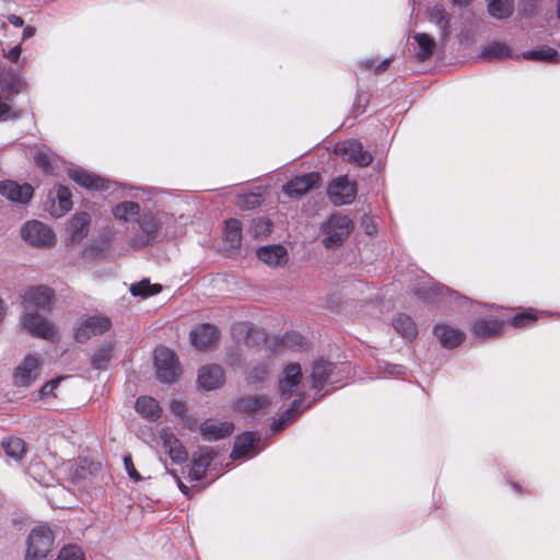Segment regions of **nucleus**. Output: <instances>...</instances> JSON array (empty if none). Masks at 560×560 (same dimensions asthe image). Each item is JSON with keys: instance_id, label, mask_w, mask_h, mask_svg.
Segmentation results:
<instances>
[{"instance_id": "1", "label": "nucleus", "mask_w": 560, "mask_h": 560, "mask_svg": "<svg viewBox=\"0 0 560 560\" xmlns=\"http://www.w3.org/2000/svg\"><path fill=\"white\" fill-rule=\"evenodd\" d=\"M132 200L117 203L112 213L114 218L130 224L129 245L140 249L155 242L166 222L174 215L161 209L165 192L154 187L131 188Z\"/></svg>"}, {"instance_id": "2", "label": "nucleus", "mask_w": 560, "mask_h": 560, "mask_svg": "<svg viewBox=\"0 0 560 560\" xmlns=\"http://www.w3.org/2000/svg\"><path fill=\"white\" fill-rule=\"evenodd\" d=\"M55 301L54 291L46 285H33L21 295L23 307L20 323L32 336L52 339L56 336L55 326L44 319L38 312H47Z\"/></svg>"}, {"instance_id": "3", "label": "nucleus", "mask_w": 560, "mask_h": 560, "mask_svg": "<svg viewBox=\"0 0 560 560\" xmlns=\"http://www.w3.org/2000/svg\"><path fill=\"white\" fill-rule=\"evenodd\" d=\"M353 229L351 219L342 214H331L320 226L326 235L323 238V245L327 249H335L342 245Z\"/></svg>"}, {"instance_id": "4", "label": "nucleus", "mask_w": 560, "mask_h": 560, "mask_svg": "<svg viewBox=\"0 0 560 560\" xmlns=\"http://www.w3.org/2000/svg\"><path fill=\"white\" fill-rule=\"evenodd\" d=\"M54 534L49 526L38 525L34 527L26 539V552L24 560H46L54 545Z\"/></svg>"}, {"instance_id": "5", "label": "nucleus", "mask_w": 560, "mask_h": 560, "mask_svg": "<svg viewBox=\"0 0 560 560\" xmlns=\"http://www.w3.org/2000/svg\"><path fill=\"white\" fill-rule=\"evenodd\" d=\"M345 366L330 363L323 359L315 360L312 369V388L319 393L326 385H337L342 382Z\"/></svg>"}, {"instance_id": "6", "label": "nucleus", "mask_w": 560, "mask_h": 560, "mask_svg": "<svg viewBox=\"0 0 560 560\" xmlns=\"http://www.w3.org/2000/svg\"><path fill=\"white\" fill-rule=\"evenodd\" d=\"M154 365L158 378L171 384L179 376L180 368L175 353L167 347L160 346L154 350Z\"/></svg>"}, {"instance_id": "7", "label": "nucleus", "mask_w": 560, "mask_h": 560, "mask_svg": "<svg viewBox=\"0 0 560 560\" xmlns=\"http://www.w3.org/2000/svg\"><path fill=\"white\" fill-rule=\"evenodd\" d=\"M68 175L75 184L90 191L114 192L115 188L118 186L117 183L110 182L80 166L70 167L68 170Z\"/></svg>"}, {"instance_id": "8", "label": "nucleus", "mask_w": 560, "mask_h": 560, "mask_svg": "<svg viewBox=\"0 0 560 560\" xmlns=\"http://www.w3.org/2000/svg\"><path fill=\"white\" fill-rule=\"evenodd\" d=\"M23 240L38 248H48L55 244L56 236L52 230L40 221H27L21 229Z\"/></svg>"}, {"instance_id": "9", "label": "nucleus", "mask_w": 560, "mask_h": 560, "mask_svg": "<svg viewBox=\"0 0 560 560\" xmlns=\"http://www.w3.org/2000/svg\"><path fill=\"white\" fill-rule=\"evenodd\" d=\"M334 153L343 161L364 167L372 163L373 156L369 151L363 150V145L359 140L351 139L338 142L334 148Z\"/></svg>"}, {"instance_id": "10", "label": "nucleus", "mask_w": 560, "mask_h": 560, "mask_svg": "<svg viewBox=\"0 0 560 560\" xmlns=\"http://www.w3.org/2000/svg\"><path fill=\"white\" fill-rule=\"evenodd\" d=\"M327 195L335 206L350 205L357 196V187L347 176H339L330 182Z\"/></svg>"}, {"instance_id": "11", "label": "nucleus", "mask_w": 560, "mask_h": 560, "mask_svg": "<svg viewBox=\"0 0 560 560\" xmlns=\"http://www.w3.org/2000/svg\"><path fill=\"white\" fill-rule=\"evenodd\" d=\"M72 207L71 191L68 187L58 185L48 192L45 209L55 218H60Z\"/></svg>"}, {"instance_id": "12", "label": "nucleus", "mask_w": 560, "mask_h": 560, "mask_svg": "<svg viewBox=\"0 0 560 560\" xmlns=\"http://www.w3.org/2000/svg\"><path fill=\"white\" fill-rule=\"evenodd\" d=\"M112 326L110 319L103 315L90 316L74 330V338L79 342H85L93 336L106 332Z\"/></svg>"}, {"instance_id": "13", "label": "nucleus", "mask_w": 560, "mask_h": 560, "mask_svg": "<svg viewBox=\"0 0 560 560\" xmlns=\"http://www.w3.org/2000/svg\"><path fill=\"white\" fill-rule=\"evenodd\" d=\"M39 376V361L34 355H26L15 368L13 384L18 387H30Z\"/></svg>"}, {"instance_id": "14", "label": "nucleus", "mask_w": 560, "mask_h": 560, "mask_svg": "<svg viewBox=\"0 0 560 560\" xmlns=\"http://www.w3.org/2000/svg\"><path fill=\"white\" fill-rule=\"evenodd\" d=\"M302 381V370L299 363L288 364L279 378L278 393L282 400H288L292 397L294 388Z\"/></svg>"}, {"instance_id": "15", "label": "nucleus", "mask_w": 560, "mask_h": 560, "mask_svg": "<svg viewBox=\"0 0 560 560\" xmlns=\"http://www.w3.org/2000/svg\"><path fill=\"white\" fill-rule=\"evenodd\" d=\"M320 179L317 172H311L293 177L283 185V192L290 197H300L314 188Z\"/></svg>"}, {"instance_id": "16", "label": "nucleus", "mask_w": 560, "mask_h": 560, "mask_svg": "<svg viewBox=\"0 0 560 560\" xmlns=\"http://www.w3.org/2000/svg\"><path fill=\"white\" fill-rule=\"evenodd\" d=\"M0 195L5 197L8 200L26 203L33 196V187L30 184H19L14 180H1L0 182Z\"/></svg>"}, {"instance_id": "17", "label": "nucleus", "mask_w": 560, "mask_h": 560, "mask_svg": "<svg viewBox=\"0 0 560 560\" xmlns=\"http://www.w3.org/2000/svg\"><path fill=\"white\" fill-rule=\"evenodd\" d=\"M215 456L217 452H214L213 448H200L197 456L192 459L191 467L188 471V479L195 482L200 481L206 476L207 468L211 465Z\"/></svg>"}, {"instance_id": "18", "label": "nucleus", "mask_w": 560, "mask_h": 560, "mask_svg": "<svg viewBox=\"0 0 560 560\" xmlns=\"http://www.w3.org/2000/svg\"><path fill=\"white\" fill-rule=\"evenodd\" d=\"M224 382V372L217 364L206 365L199 370L198 385L205 390L219 388Z\"/></svg>"}, {"instance_id": "19", "label": "nucleus", "mask_w": 560, "mask_h": 560, "mask_svg": "<svg viewBox=\"0 0 560 560\" xmlns=\"http://www.w3.org/2000/svg\"><path fill=\"white\" fill-rule=\"evenodd\" d=\"M219 339V330L211 324H200L190 331L191 343L198 349H207Z\"/></svg>"}, {"instance_id": "20", "label": "nucleus", "mask_w": 560, "mask_h": 560, "mask_svg": "<svg viewBox=\"0 0 560 560\" xmlns=\"http://www.w3.org/2000/svg\"><path fill=\"white\" fill-rule=\"evenodd\" d=\"M433 334L446 349L457 348L465 338V334L460 329L444 324L435 325Z\"/></svg>"}, {"instance_id": "21", "label": "nucleus", "mask_w": 560, "mask_h": 560, "mask_svg": "<svg viewBox=\"0 0 560 560\" xmlns=\"http://www.w3.org/2000/svg\"><path fill=\"white\" fill-rule=\"evenodd\" d=\"M429 21L439 30L442 40H446L451 34V14L441 4H433L428 9Z\"/></svg>"}, {"instance_id": "22", "label": "nucleus", "mask_w": 560, "mask_h": 560, "mask_svg": "<svg viewBox=\"0 0 560 560\" xmlns=\"http://www.w3.org/2000/svg\"><path fill=\"white\" fill-rule=\"evenodd\" d=\"M503 322L490 315L476 319L471 325V331L477 338L487 339L498 335Z\"/></svg>"}, {"instance_id": "23", "label": "nucleus", "mask_w": 560, "mask_h": 560, "mask_svg": "<svg viewBox=\"0 0 560 560\" xmlns=\"http://www.w3.org/2000/svg\"><path fill=\"white\" fill-rule=\"evenodd\" d=\"M161 440L165 452L174 463L180 464L187 460L188 454L185 447L173 433L163 430Z\"/></svg>"}, {"instance_id": "24", "label": "nucleus", "mask_w": 560, "mask_h": 560, "mask_svg": "<svg viewBox=\"0 0 560 560\" xmlns=\"http://www.w3.org/2000/svg\"><path fill=\"white\" fill-rule=\"evenodd\" d=\"M304 400V394H301L299 398H295L290 406L283 411L280 417L275 420L270 430L272 433H278L282 431L289 423H291L295 418H298L305 408H301V405Z\"/></svg>"}, {"instance_id": "25", "label": "nucleus", "mask_w": 560, "mask_h": 560, "mask_svg": "<svg viewBox=\"0 0 560 560\" xmlns=\"http://www.w3.org/2000/svg\"><path fill=\"white\" fill-rule=\"evenodd\" d=\"M91 217L88 212L75 213L69 222V243L79 244L88 235Z\"/></svg>"}, {"instance_id": "26", "label": "nucleus", "mask_w": 560, "mask_h": 560, "mask_svg": "<svg viewBox=\"0 0 560 560\" xmlns=\"http://www.w3.org/2000/svg\"><path fill=\"white\" fill-rule=\"evenodd\" d=\"M234 425L231 422H217L213 420H206L200 425V432L205 440L217 441L232 434Z\"/></svg>"}, {"instance_id": "27", "label": "nucleus", "mask_w": 560, "mask_h": 560, "mask_svg": "<svg viewBox=\"0 0 560 560\" xmlns=\"http://www.w3.org/2000/svg\"><path fill=\"white\" fill-rule=\"evenodd\" d=\"M223 243L225 250L229 253H232L241 247L242 223L237 219H229L225 221Z\"/></svg>"}, {"instance_id": "28", "label": "nucleus", "mask_w": 560, "mask_h": 560, "mask_svg": "<svg viewBox=\"0 0 560 560\" xmlns=\"http://www.w3.org/2000/svg\"><path fill=\"white\" fill-rule=\"evenodd\" d=\"M415 294L418 295L420 299H423L425 301H456L458 298L457 294L454 291H451L447 287H444L442 284H434L429 287L428 289L424 288H417L415 291Z\"/></svg>"}, {"instance_id": "29", "label": "nucleus", "mask_w": 560, "mask_h": 560, "mask_svg": "<svg viewBox=\"0 0 560 560\" xmlns=\"http://www.w3.org/2000/svg\"><path fill=\"white\" fill-rule=\"evenodd\" d=\"M256 255L266 265L276 267L285 261L287 249L281 245L261 246L257 249Z\"/></svg>"}, {"instance_id": "30", "label": "nucleus", "mask_w": 560, "mask_h": 560, "mask_svg": "<svg viewBox=\"0 0 560 560\" xmlns=\"http://www.w3.org/2000/svg\"><path fill=\"white\" fill-rule=\"evenodd\" d=\"M136 410L150 422L158 421L162 415L159 402L150 396H140L136 401Z\"/></svg>"}, {"instance_id": "31", "label": "nucleus", "mask_w": 560, "mask_h": 560, "mask_svg": "<svg viewBox=\"0 0 560 560\" xmlns=\"http://www.w3.org/2000/svg\"><path fill=\"white\" fill-rule=\"evenodd\" d=\"M258 441L259 439L253 432H244L237 435L230 455L231 458L233 460L244 458Z\"/></svg>"}, {"instance_id": "32", "label": "nucleus", "mask_w": 560, "mask_h": 560, "mask_svg": "<svg viewBox=\"0 0 560 560\" xmlns=\"http://www.w3.org/2000/svg\"><path fill=\"white\" fill-rule=\"evenodd\" d=\"M270 407V400L267 396L256 395L245 397L236 402V409L246 413H257L266 411Z\"/></svg>"}, {"instance_id": "33", "label": "nucleus", "mask_w": 560, "mask_h": 560, "mask_svg": "<svg viewBox=\"0 0 560 560\" xmlns=\"http://www.w3.org/2000/svg\"><path fill=\"white\" fill-rule=\"evenodd\" d=\"M481 56L491 60L513 59L517 57L513 54L512 48L502 42H492L486 45L481 50Z\"/></svg>"}, {"instance_id": "34", "label": "nucleus", "mask_w": 560, "mask_h": 560, "mask_svg": "<svg viewBox=\"0 0 560 560\" xmlns=\"http://www.w3.org/2000/svg\"><path fill=\"white\" fill-rule=\"evenodd\" d=\"M393 327L405 339L412 340L418 335V328L413 319L405 314H399L393 319Z\"/></svg>"}, {"instance_id": "35", "label": "nucleus", "mask_w": 560, "mask_h": 560, "mask_svg": "<svg viewBox=\"0 0 560 560\" xmlns=\"http://www.w3.org/2000/svg\"><path fill=\"white\" fill-rule=\"evenodd\" d=\"M521 57L526 60H537V61H558L559 54L558 51L547 45L538 46L535 49L525 50L521 54Z\"/></svg>"}, {"instance_id": "36", "label": "nucleus", "mask_w": 560, "mask_h": 560, "mask_svg": "<svg viewBox=\"0 0 560 560\" xmlns=\"http://www.w3.org/2000/svg\"><path fill=\"white\" fill-rule=\"evenodd\" d=\"M412 38L418 46L416 51L418 59L421 61L430 59L435 48L434 39L425 33H417L412 36Z\"/></svg>"}, {"instance_id": "37", "label": "nucleus", "mask_w": 560, "mask_h": 560, "mask_svg": "<svg viewBox=\"0 0 560 560\" xmlns=\"http://www.w3.org/2000/svg\"><path fill=\"white\" fill-rule=\"evenodd\" d=\"M514 10L513 0H488V12L497 20L509 18Z\"/></svg>"}, {"instance_id": "38", "label": "nucleus", "mask_w": 560, "mask_h": 560, "mask_svg": "<svg viewBox=\"0 0 560 560\" xmlns=\"http://www.w3.org/2000/svg\"><path fill=\"white\" fill-rule=\"evenodd\" d=\"M24 81L15 72H3L0 74V88L2 91L18 94L24 89Z\"/></svg>"}, {"instance_id": "39", "label": "nucleus", "mask_w": 560, "mask_h": 560, "mask_svg": "<svg viewBox=\"0 0 560 560\" xmlns=\"http://www.w3.org/2000/svg\"><path fill=\"white\" fill-rule=\"evenodd\" d=\"M114 345L107 342L102 345L93 354L91 359V365L94 370L103 371L106 370L108 362L112 359Z\"/></svg>"}, {"instance_id": "40", "label": "nucleus", "mask_w": 560, "mask_h": 560, "mask_svg": "<svg viewBox=\"0 0 560 560\" xmlns=\"http://www.w3.org/2000/svg\"><path fill=\"white\" fill-rule=\"evenodd\" d=\"M56 154L48 148L37 150L34 155L35 165L46 174L54 172V164L56 163Z\"/></svg>"}, {"instance_id": "41", "label": "nucleus", "mask_w": 560, "mask_h": 560, "mask_svg": "<svg viewBox=\"0 0 560 560\" xmlns=\"http://www.w3.org/2000/svg\"><path fill=\"white\" fill-rule=\"evenodd\" d=\"M2 447L5 454L15 462L21 460L25 453V442L16 436L4 439L2 441Z\"/></svg>"}, {"instance_id": "42", "label": "nucleus", "mask_w": 560, "mask_h": 560, "mask_svg": "<svg viewBox=\"0 0 560 560\" xmlns=\"http://www.w3.org/2000/svg\"><path fill=\"white\" fill-rule=\"evenodd\" d=\"M539 314L540 313L538 311L529 308V310L520 312L516 315H514L513 317H511L509 323L511 326L516 327V328L527 327L538 318Z\"/></svg>"}, {"instance_id": "43", "label": "nucleus", "mask_w": 560, "mask_h": 560, "mask_svg": "<svg viewBox=\"0 0 560 560\" xmlns=\"http://www.w3.org/2000/svg\"><path fill=\"white\" fill-rule=\"evenodd\" d=\"M269 373V365L266 362H259L250 369L246 378L247 383L253 385L262 383L268 378Z\"/></svg>"}, {"instance_id": "44", "label": "nucleus", "mask_w": 560, "mask_h": 560, "mask_svg": "<svg viewBox=\"0 0 560 560\" xmlns=\"http://www.w3.org/2000/svg\"><path fill=\"white\" fill-rule=\"evenodd\" d=\"M264 201L260 192H247L237 197V206L242 209L250 210L259 207Z\"/></svg>"}, {"instance_id": "45", "label": "nucleus", "mask_w": 560, "mask_h": 560, "mask_svg": "<svg viewBox=\"0 0 560 560\" xmlns=\"http://www.w3.org/2000/svg\"><path fill=\"white\" fill-rule=\"evenodd\" d=\"M270 222L264 218H256L253 219L250 226H249V233L255 238H262L266 237L270 233Z\"/></svg>"}, {"instance_id": "46", "label": "nucleus", "mask_w": 560, "mask_h": 560, "mask_svg": "<svg viewBox=\"0 0 560 560\" xmlns=\"http://www.w3.org/2000/svg\"><path fill=\"white\" fill-rule=\"evenodd\" d=\"M55 560H85L84 552L77 545L62 547Z\"/></svg>"}, {"instance_id": "47", "label": "nucleus", "mask_w": 560, "mask_h": 560, "mask_svg": "<svg viewBox=\"0 0 560 560\" xmlns=\"http://www.w3.org/2000/svg\"><path fill=\"white\" fill-rule=\"evenodd\" d=\"M129 290L133 296L141 298H147L159 292V289L153 290V287L151 285L148 279H143L139 282L132 283Z\"/></svg>"}, {"instance_id": "48", "label": "nucleus", "mask_w": 560, "mask_h": 560, "mask_svg": "<svg viewBox=\"0 0 560 560\" xmlns=\"http://www.w3.org/2000/svg\"><path fill=\"white\" fill-rule=\"evenodd\" d=\"M282 345L292 350L300 349L304 345V337L296 331H288L282 337Z\"/></svg>"}, {"instance_id": "49", "label": "nucleus", "mask_w": 560, "mask_h": 560, "mask_svg": "<svg viewBox=\"0 0 560 560\" xmlns=\"http://www.w3.org/2000/svg\"><path fill=\"white\" fill-rule=\"evenodd\" d=\"M62 377H57L45 383L39 389V396L42 398L54 395L55 389L61 382Z\"/></svg>"}, {"instance_id": "50", "label": "nucleus", "mask_w": 560, "mask_h": 560, "mask_svg": "<svg viewBox=\"0 0 560 560\" xmlns=\"http://www.w3.org/2000/svg\"><path fill=\"white\" fill-rule=\"evenodd\" d=\"M383 370L385 374L394 377L404 376L406 373V368L400 364L385 363Z\"/></svg>"}, {"instance_id": "51", "label": "nucleus", "mask_w": 560, "mask_h": 560, "mask_svg": "<svg viewBox=\"0 0 560 560\" xmlns=\"http://www.w3.org/2000/svg\"><path fill=\"white\" fill-rule=\"evenodd\" d=\"M124 466H125L126 472H127V475L129 476L130 479H132L136 482L141 480V476L139 475V472L135 468L133 462H132L130 456H125L124 457Z\"/></svg>"}, {"instance_id": "52", "label": "nucleus", "mask_w": 560, "mask_h": 560, "mask_svg": "<svg viewBox=\"0 0 560 560\" xmlns=\"http://www.w3.org/2000/svg\"><path fill=\"white\" fill-rule=\"evenodd\" d=\"M361 224H362V228L366 235L372 236V235L376 234V232H377L376 224L374 223L372 218L364 215L362 218Z\"/></svg>"}, {"instance_id": "53", "label": "nucleus", "mask_w": 560, "mask_h": 560, "mask_svg": "<svg viewBox=\"0 0 560 560\" xmlns=\"http://www.w3.org/2000/svg\"><path fill=\"white\" fill-rule=\"evenodd\" d=\"M170 409L178 418H183L186 412L185 404L179 400H173L170 405Z\"/></svg>"}, {"instance_id": "54", "label": "nucleus", "mask_w": 560, "mask_h": 560, "mask_svg": "<svg viewBox=\"0 0 560 560\" xmlns=\"http://www.w3.org/2000/svg\"><path fill=\"white\" fill-rule=\"evenodd\" d=\"M21 46L16 45L7 52L5 57L12 62H18L21 56Z\"/></svg>"}, {"instance_id": "55", "label": "nucleus", "mask_w": 560, "mask_h": 560, "mask_svg": "<svg viewBox=\"0 0 560 560\" xmlns=\"http://www.w3.org/2000/svg\"><path fill=\"white\" fill-rule=\"evenodd\" d=\"M390 63V58L384 59L382 62H380L375 68V73H381L387 69V67Z\"/></svg>"}, {"instance_id": "56", "label": "nucleus", "mask_w": 560, "mask_h": 560, "mask_svg": "<svg viewBox=\"0 0 560 560\" xmlns=\"http://www.w3.org/2000/svg\"><path fill=\"white\" fill-rule=\"evenodd\" d=\"M9 22L13 24L14 26L21 27L23 25V19L18 15H11L9 18Z\"/></svg>"}, {"instance_id": "57", "label": "nucleus", "mask_w": 560, "mask_h": 560, "mask_svg": "<svg viewBox=\"0 0 560 560\" xmlns=\"http://www.w3.org/2000/svg\"><path fill=\"white\" fill-rule=\"evenodd\" d=\"M510 486L516 494H521L523 492L522 487L517 482L512 481L510 482Z\"/></svg>"}, {"instance_id": "58", "label": "nucleus", "mask_w": 560, "mask_h": 560, "mask_svg": "<svg viewBox=\"0 0 560 560\" xmlns=\"http://www.w3.org/2000/svg\"><path fill=\"white\" fill-rule=\"evenodd\" d=\"M471 0H452L453 4L454 5H457V7H466L470 3Z\"/></svg>"}, {"instance_id": "59", "label": "nucleus", "mask_w": 560, "mask_h": 560, "mask_svg": "<svg viewBox=\"0 0 560 560\" xmlns=\"http://www.w3.org/2000/svg\"><path fill=\"white\" fill-rule=\"evenodd\" d=\"M35 33V30L33 27H25L23 31V37L28 38L32 37Z\"/></svg>"}, {"instance_id": "60", "label": "nucleus", "mask_w": 560, "mask_h": 560, "mask_svg": "<svg viewBox=\"0 0 560 560\" xmlns=\"http://www.w3.org/2000/svg\"><path fill=\"white\" fill-rule=\"evenodd\" d=\"M178 488L185 495H188V487L178 480Z\"/></svg>"}, {"instance_id": "61", "label": "nucleus", "mask_w": 560, "mask_h": 560, "mask_svg": "<svg viewBox=\"0 0 560 560\" xmlns=\"http://www.w3.org/2000/svg\"><path fill=\"white\" fill-rule=\"evenodd\" d=\"M557 18L560 20V0L557 3Z\"/></svg>"}, {"instance_id": "62", "label": "nucleus", "mask_w": 560, "mask_h": 560, "mask_svg": "<svg viewBox=\"0 0 560 560\" xmlns=\"http://www.w3.org/2000/svg\"><path fill=\"white\" fill-rule=\"evenodd\" d=\"M91 249V247H86L85 248V254H88V252Z\"/></svg>"}, {"instance_id": "63", "label": "nucleus", "mask_w": 560, "mask_h": 560, "mask_svg": "<svg viewBox=\"0 0 560 560\" xmlns=\"http://www.w3.org/2000/svg\"><path fill=\"white\" fill-rule=\"evenodd\" d=\"M559 47H560V43H559Z\"/></svg>"}]
</instances>
